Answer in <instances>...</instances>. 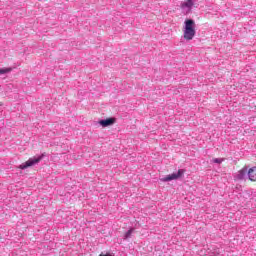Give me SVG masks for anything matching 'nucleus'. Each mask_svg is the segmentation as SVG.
<instances>
[{
	"label": "nucleus",
	"mask_w": 256,
	"mask_h": 256,
	"mask_svg": "<svg viewBox=\"0 0 256 256\" xmlns=\"http://www.w3.org/2000/svg\"><path fill=\"white\" fill-rule=\"evenodd\" d=\"M184 39L186 41H192L193 37H195V21L193 19H187L184 22Z\"/></svg>",
	"instance_id": "obj_1"
},
{
	"label": "nucleus",
	"mask_w": 256,
	"mask_h": 256,
	"mask_svg": "<svg viewBox=\"0 0 256 256\" xmlns=\"http://www.w3.org/2000/svg\"><path fill=\"white\" fill-rule=\"evenodd\" d=\"M183 175H185V170L179 169L178 173L170 174V175L162 178L161 181H163L164 183H166L167 181H175L177 179H180V177H183Z\"/></svg>",
	"instance_id": "obj_2"
},
{
	"label": "nucleus",
	"mask_w": 256,
	"mask_h": 256,
	"mask_svg": "<svg viewBox=\"0 0 256 256\" xmlns=\"http://www.w3.org/2000/svg\"><path fill=\"white\" fill-rule=\"evenodd\" d=\"M41 159H43V155L39 156L38 158H30L25 163L19 165L18 169H27L28 167H33V165H37V163H39V161H41Z\"/></svg>",
	"instance_id": "obj_3"
},
{
	"label": "nucleus",
	"mask_w": 256,
	"mask_h": 256,
	"mask_svg": "<svg viewBox=\"0 0 256 256\" xmlns=\"http://www.w3.org/2000/svg\"><path fill=\"white\" fill-rule=\"evenodd\" d=\"M248 171L249 169H247V167L240 169L234 177L235 181H243V179L248 175Z\"/></svg>",
	"instance_id": "obj_4"
},
{
	"label": "nucleus",
	"mask_w": 256,
	"mask_h": 256,
	"mask_svg": "<svg viewBox=\"0 0 256 256\" xmlns=\"http://www.w3.org/2000/svg\"><path fill=\"white\" fill-rule=\"evenodd\" d=\"M115 123H117V118L113 117L99 121V125H101V127H109L111 125H115Z\"/></svg>",
	"instance_id": "obj_5"
},
{
	"label": "nucleus",
	"mask_w": 256,
	"mask_h": 256,
	"mask_svg": "<svg viewBox=\"0 0 256 256\" xmlns=\"http://www.w3.org/2000/svg\"><path fill=\"white\" fill-rule=\"evenodd\" d=\"M248 179L249 181H256V166L248 170Z\"/></svg>",
	"instance_id": "obj_6"
},
{
	"label": "nucleus",
	"mask_w": 256,
	"mask_h": 256,
	"mask_svg": "<svg viewBox=\"0 0 256 256\" xmlns=\"http://www.w3.org/2000/svg\"><path fill=\"white\" fill-rule=\"evenodd\" d=\"M192 5H193V0H186L184 3H182L181 7L182 9H185V7L191 8Z\"/></svg>",
	"instance_id": "obj_7"
},
{
	"label": "nucleus",
	"mask_w": 256,
	"mask_h": 256,
	"mask_svg": "<svg viewBox=\"0 0 256 256\" xmlns=\"http://www.w3.org/2000/svg\"><path fill=\"white\" fill-rule=\"evenodd\" d=\"M12 71H13V68H1L0 75H5V73H11Z\"/></svg>",
	"instance_id": "obj_8"
},
{
	"label": "nucleus",
	"mask_w": 256,
	"mask_h": 256,
	"mask_svg": "<svg viewBox=\"0 0 256 256\" xmlns=\"http://www.w3.org/2000/svg\"><path fill=\"white\" fill-rule=\"evenodd\" d=\"M133 231H134L133 228H131L130 230H128V231L125 233V239H129V237H131V235L133 234Z\"/></svg>",
	"instance_id": "obj_9"
},
{
	"label": "nucleus",
	"mask_w": 256,
	"mask_h": 256,
	"mask_svg": "<svg viewBox=\"0 0 256 256\" xmlns=\"http://www.w3.org/2000/svg\"><path fill=\"white\" fill-rule=\"evenodd\" d=\"M223 158H214L213 159V163H218V164H221V163H223Z\"/></svg>",
	"instance_id": "obj_10"
}]
</instances>
